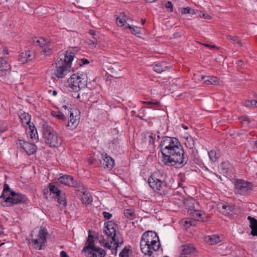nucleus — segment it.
<instances>
[{"label": "nucleus", "mask_w": 257, "mask_h": 257, "mask_svg": "<svg viewBox=\"0 0 257 257\" xmlns=\"http://www.w3.org/2000/svg\"><path fill=\"white\" fill-rule=\"evenodd\" d=\"M159 147L162 155L161 161L163 165L180 168L187 164L188 157L178 139L164 137L161 140Z\"/></svg>", "instance_id": "f257e3e1"}, {"label": "nucleus", "mask_w": 257, "mask_h": 257, "mask_svg": "<svg viewBox=\"0 0 257 257\" xmlns=\"http://www.w3.org/2000/svg\"><path fill=\"white\" fill-rule=\"evenodd\" d=\"M126 16L123 13H120L119 15L116 18V23L118 26L122 27L126 23Z\"/></svg>", "instance_id": "c85d7f7f"}, {"label": "nucleus", "mask_w": 257, "mask_h": 257, "mask_svg": "<svg viewBox=\"0 0 257 257\" xmlns=\"http://www.w3.org/2000/svg\"><path fill=\"white\" fill-rule=\"evenodd\" d=\"M34 58V54L30 51H27L21 54L20 57V61L24 63L28 61H30Z\"/></svg>", "instance_id": "412c9836"}, {"label": "nucleus", "mask_w": 257, "mask_h": 257, "mask_svg": "<svg viewBox=\"0 0 257 257\" xmlns=\"http://www.w3.org/2000/svg\"><path fill=\"white\" fill-rule=\"evenodd\" d=\"M208 156L210 160L212 162H215L219 157L218 154L216 153V152L214 151H210L208 152Z\"/></svg>", "instance_id": "e433bc0d"}, {"label": "nucleus", "mask_w": 257, "mask_h": 257, "mask_svg": "<svg viewBox=\"0 0 257 257\" xmlns=\"http://www.w3.org/2000/svg\"><path fill=\"white\" fill-rule=\"evenodd\" d=\"M190 215H191L195 220H202V215L203 213L201 212L200 210L196 211H190L189 212Z\"/></svg>", "instance_id": "f704fd0d"}, {"label": "nucleus", "mask_w": 257, "mask_h": 257, "mask_svg": "<svg viewBox=\"0 0 257 257\" xmlns=\"http://www.w3.org/2000/svg\"><path fill=\"white\" fill-rule=\"evenodd\" d=\"M10 65L8 61L4 59L3 58L0 57V71H5V75L9 78L10 72L9 70L10 69Z\"/></svg>", "instance_id": "aec40b11"}, {"label": "nucleus", "mask_w": 257, "mask_h": 257, "mask_svg": "<svg viewBox=\"0 0 257 257\" xmlns=\"http://www.w3.org/2000/svg\"><path fill=\"white\" fill-rule=\"evenodd\" d=\"M49 189H45L44 190V195L46 196V197L47 198L48 197L47 196V194L49 193Z\"/></svg>", "instance_id": "052dcab7"}, {"label": "nucleus", "mask_w": 257, "mask_h": 257, "mask_svg": "<svg viewBox=\"0 0 257 257\" xmlns=\"http://www.w3.org/2000/svg\"><path fill=\"white\" fill-rule=\"evenodd\" d=\"M171 67V65L166 62H162L157 63L153 67L154 70L158 73H161L169 69Z\"/></svg>", "instance_id": "6ab92c4d"}, {"label": "nucleus", "mask_w": 257, "mask_h": 257, "mask_svg": "<svg viewBox=\"0 0 257 257\" xmlns=\"http://www.w3.org/2000/svg\"><path fill=\"white\" fill-rule=\"evenodd\" d=\"M74 54L71 51L60 55L55 64L54 74L58 78H63L70 72L71 63L74 59Z\"/></svg>", "instance_id": "7ed1b4c3"}, {"label": "nucleus", "mask_w": 257, "mask_h": 257, "mask_svg": "<svg viewBox=\"0 0 257 257\" xmlns=\"http://www.w3.org/2000/svg\"><path fill=\"white\" fill-rule=\"evenodd\" d=\"M146 244L152 245L153 249L160 248L161 243L159 237L155 232L149 231L143 234L140 241V246H143L145 251L148 249L147 247H148L146 246Z\"/></svg>", "instance_id": "423d86ee"}, {"label": "nucleus", "mask_w": 257, "mask_h": 257, "mask_svg": "<svg viewBox=\"0 0 257 257\" xmlns=\"http://www.w3.org/2000/svg\"><path fill=\"white\" fill-rule=\"evenodd\" d=\"M243 61H242V60H239V61H237L236 62V64L237 66H242V65L243 64Z\"/></svg>", "instance_id": "13d9d810"}, {"label": "nucleus", "mask_w": 257, "mask_h": 257, "mask_svg": "<svg viewBox=\"0 0 257 257\" xmlns=\"http://www.w3.org/2000/svg\"><path fill=\"white\" fill-rule=\"evenodd\" d=\"M132 27H133V26H132L130 25L129 24L127 25V26H126V28L129 29H130L131 30H132Z\"/></svg>", "instance_id": "69168bd1"}, {"label": "nucleus", "mask_w": 257, "mask_h": 257, "mask_svg": "<svg viewBox=\"0 0 257 257\" xmlns=\"http://www.w3.org/2000/svg\"><path fill=\"white\" fill-rule=\"evenodd\" d=\"M131 33L138 37H140L139 35L141 34V28L133 26Z\"/></svg>", "instance_id": "ea45409f"}, {"label": "nucleus", "mask_w": 257, "mask_h": 257, "mask_svg": "<svg viewBox=\"0 0 257 257\" xmlns=\"http://www.w3.org/2000/svg\"><path fill=\"white\" fill-rule=\"evenodd\" d=\"M79 188L78 190L79 195H82L80 198L82 200V202L86 204H89L92 202V198L90 193L85 190V188L83 186L80 185L78 186Z\"/></svg>", "instance_id": "2eb2a0df"}, {"label": "nucleus", "mask_w": 257, "mask_h": 257, "mask_svg": "<svg viewBox=\"0 0 257 257\" xmlns=\"http://www.w3.org/2000/svg\"><path fill=\"white\" fill-rule=\"evenodd\" d=\"M254 146L257 148V140L255 142Z\"/></svg>", "instance_id": "774afa93"}, {"label": "nucleus", "mask_w": 257, "mask_h": 257, "mask_svg": "<svg viewBox=\"0 0 257 257\" xmlns=\"http://www.w3.org/2000/svg\"><path fill=\"white\" fill-rule=\"evenodd\" d=\"M144 103L147 104H154L155 105H157L159 104V102L157 101H145Z\"/></svg>", "instance_id": "603ef678"}, {"label": "nucleus", "mask_w": 257, "mask_h": 257, "mask_svg": "<svg viewBox=\"0 0 257 257\" xmlns=\"http://www.w3.org/2000/svg\"><path fill=\"white\" fill-rule=\"evenodd\" d=\"M102 214H103L104 218H105L106 219H109L112 216V214H111L109 212H106V211H103L102 212Z\"/></svg>", "instance_id": "8fccbe9b"}, {"label": "nucleus", "mask_w": 257, "mask_h": 257, "mask_svg": "<svg viewBox=\"0 0 257 257\" xmlns=\"http://www.w3.org/2000/svg\"><path fill=\"white\" fill-rule=\"evenodd\" d=\"M3 233H4V232H3V227L2 225L1 224V223H0V235L3 234Z\"/></svg>", "instance_id": "680f3d73"}, {"label": "nucleus", "mask_w": 257, "mask_h": 257, "mask_svg": "<svg viewBox=\"0 0 257 257\" xmlns=\"http://www.w3.org/2000/svg\"><path fill=\"white\" fill-rule=\"evenodd\" d=\"M181 13L183 14H193L194 13V10L191 9L189 7L182 8L181 10Z\"/></svg>", "instance_id": "c03bdc74"}, {"label": "nucleus", "mask_w": 257, "mask_h": 257, "mask_svg": "<svg viewBox=\"0 0 257 257\" xmlns=\"http://www.w3.org/2000/svg\"><path fill=\"white\" fill-rule=\"evenodd\" d=\"M145 22H146V20H145V19H142L141 20V23H142V25H144V24H145Z\"/></svg>", "instance_id": "338daca9"}, {"label": "nucleus", "mask_w": 257, "mask_h": 257, "mask_svg": "<svg viewBox=\"0 0 257 257\" xmlns=\"http://www.w3.org/2000/svg\"><path fill=\"white\" fill-rule=\"evenodd\" d=\"M103 232L106 236V241H100V244L110 249L112 253H116L117 248L123 243V238L121 233L118 230L117 225L112 221L105 223Z\"/></svg>", "instance_id": "f03ea898"}, {"label": "nucleus", "mask_w": 257, "mask_h": 257, "mask_svg": "<svg viewBox=\"0 0 257 257\" xmlns=\"http://www.w3.org/2000/svg\"><path fill=\"white\" fill-rule=\"evenodd\" d=\"M166 175L161 171L154 172L148 179L150 186L161 195L166 194L170 188L165 182Z\"/></svg>", "instance_id": "20e7f679"}, {"label": "nucleus", "mask_w": 257, "mask_h": 257, "mask_svg": "<svg viewBox=\"0 0 257 257\" xmlns=\"http://www.w3.org/2000/svg\"><path fill=\"white\" fill-rule=\"evenodd\" d=\"M165 7L166 9H168V11L169 12H173V6L172 3L170 1L167 2V3L165 4Z\"/></svg>", "instance_id": "49530a36"}, {"label": "nucleus", "mask_w": 257, "mask_h": 257, "mask_svg": "<svg viewBox=\"0 0 257 257\" xmlns=\"http://www.w3.org/2000/svg\"><path fill=\"white\" fill-rule=\"evenodd\" d=\"M244 105L246 107H257V101L255 100H247L244 102Z\"/></svg>", "instance_id": "58836bf2"}, {"label": "nucleus", "mask_w": 257, "mask_h": 257, "mask_svg": "<svg viewBox=\"0 0 257 257\" xmlns=\"http://www.w3.org/2000/svg\"><path fill=\"white\" fill-rule=\"evenodd\" d=\"M52 114L53 116H54V117H55L56 118H58L60 119L63 120H65V118H66L65 116L64 115V114H63L62 113H61L60 112L53 111L52 112Z\"/></svg>", "instance_id": "a19ab883"}, {"label": "nucleus", "mask_w": 257, "mask_h": 257, "mask_svg": "<svg viewBox=\"0 0 257 257\" xmlns=\"http://www.w3.org/2000/svg\"><path fill=\"white\" fill-rule=\"evenodd\" d=\"M87 44L90 47H95L97 44V41L95 38H93V40H88Z\"/></svg>", "instance_id": "a18cd8bd"}, {"label": "nucleus", "mask_w": 257, "mask_h": 257, "mask_svg": "<svg viewBox=\"0 0 257 257\" xmlns=\"http://www.w3.org/2000/svg\"><path fill=\"white\" fill-rule=\"evenodd\" d=\"M87 76L84 73L73 74L67 80V87L70 91L78 92L87 83Z\"/></svg>", "instance_id": "39448f33"}, {"label": "nucleus", "mask_w": 257, "mask_h": 257, "mask_svg": "<svg viewBox=\"0 0 257 257\" xmlns=\"http://www.w3.org/2000/svg\"><path fill=\"white\" fill-rule=\"evenodd\" d=\"M185 145L189 149H193L195 147V141L191 137H188L185 140Z\"/></svg>", "instance_id": "c756f323"}, {"label": "nucleus", "mask_w": 257, "mask_h": 257, "mask_svg": "<svg viewBox=\"0 0 257 257\" xmlns=\"http://www.w3.org/2000/svg\"><path fill=\"white\" fill-rule=\"evenodd\" d=\"M89 34L91 36H94L96 35V32L93 30H90L89 31Z\"/></svg>", "instance_id": "4d7b16f0"}, {"label": "nucleus", "mask_w": 257, "mask_h": 257, "mask_svg": "<svg viewBox=\"0 0 257 257\" xmlns=\"http://www.w3.org/2000/svg\"><path fill=\"white\" fill-rule=\"evenodd\" d=\"M199 17L200 18H203L204 19H210L211 17L208 15L207 14H203L202 12H200Z\"/></svg>", "instance_id": "3c124183"}, {"label": "nucleus", "mask_w": 257, "mask_h": 257, "mask_svg": "<svg viewBox=\"0 0 257 257\" xmlns=\"http://www.w3.org/2000/svg\"><path fill=\"white\" fill-rule=\"evenodd\" d=\"M27 201V198L26 196L11 191L8 197H6L1 204L3 206H9L13 204L24 203Z\"/></svg>", "instance_id": "1a4fd4ad"}, {"label": "nucleus", "mask_w": 257, "mask_h": 257, "mask_svg": "<svg viewBox=\"0 0 257 257\" xmlns=\"http://www.w3.org/2000/svg\"><path fill=\"white\" fill-rule=\"evenodd\" d=\"M124 215L127 218L133 220L135 217V212L134 210L131 209H127L124 210Z\"/></svg>", "instance_id": "473e14b6"}, {"label": "nucleus", "mask_w": 257, "mask_h": 257, "mask_svg": "<svg viewBox=\"0 0 257 257\" xmlns=\"http://www.w3.org/2000/svg\"><path fill=\"white\" fill-rule=\"evenodd\" d=\"M251 183L243 180H238L235 184V191L241 195H246L252 190Z\"/></svg>", "instance_id": "9d476101"}, {"label": "nucleus", "mask_w": 257, "mask_h": 257, "mask_svg": "<svg viewBox=\"0 0 257 257\" xmlns=\"http://www.w3.org/2000/svg\"><path fill=\"white\" fill-rule=\"evenodd\" d=\"M143 137L145 142H149L150 145H152L153 147L155 146V135H153V133L150 132L145 133L143 134Z\"/></svg>", "instance_id": "b1692460"}, {"label": "nucleus", "mask_w": 257, "mask_h": 257, "mask_svg": "<svg viewBox=\"0 0 257 257\" xmlns=\"http://www.w3.org/2000/svg\"><path fill=\"white\" fill-rule=\"evenodd\" d=\"M221 241L220 236L218 235L214 234L209 235L205 237V241L210 244H214L219 242Z\"/></svg>", "instance_id": "bb28decb"}, {"label": "nucleus", "mask_w": 257, "mask_h": 257, "mask_svg": "<svg viewBox=\"0 0 257 257\" xmlns=\"http://www.w3.org/2000/svg\"><path fill=\"white\" fill-rule=\"evenodd\" d=\"M51 92H52V95L54 96H56L57 94V91L56 90H54L53 91L51 90H48L49 93H50Z\"/></svg>", "instance_id": "6e6d98bb"}, {"label": "nucleus", "mask_w": 257, "mask_h": 257, "mask_svg": "<svg viewBox=\"0 0 257 257\" xmlns=\"http://www.w3.org/2000/svg\"><path fill=\"white\" fill-rule=\"evenodd\" d=\"M33 44L36 46H39L41 49V53L44 55H49L52 53V46L51 43L46 41L42 38H35L33 40Z\"/></svg>", "instance_id": "9b49d317"}, {"label": "nucleus", "mask_w": 257, "mask_h": 257, "mask_svg": "<svg viewBox=\"0 0 257 257\" xmlns=\"http://www.w3.org/2000/svg\"><path fill=\"white\" fill-rule=\"evenodd\" d=\"M55 197H56L58 202L60 204H61L64 206L66 205V199L65 197L62 195L61 192L58 196H56Z\"/></svg>", "instance_id": "4c0bfd02"}, {"label": "nucleus", "mask_w": 257, "mask_h": 257, "mask_svg": "<svg viewBox=\"0 0 257 257\" xmlns=\"http://www.w3.org/2000/svg\"><path fill=\"white\" fill-rule=\"evenodd\" d=\"M204 45L207 47H209V48H214L215 47V46L214 45H210L209 44H204Z\"/></svg>", "instance_id": "0e129e2a"}, {"label": "nucleus", "mask_w": 257, "mask_h": 257, "mask_svg": "<svg viewBox=\"0 0 257 257\" xmlns=\"http://www.w3.org/2000/svg\"><path fill=\"white\" fill-rule=\"evenodd\" d=\"M48 232L45 228H41L38 232L33 230L31 233L32 245L36 249H42L46 243V235Z\"/></svg>", "instance_id": "6e6552de"}, {"label": "nucleus", "mask_w": 257, "mask_h": 257, "mask_svg": "<svg viewBox=\"0 0 257 257\" xmlns=\"http://www.w3.org/2000/svg\"><path fill=\"white\" fill-rule=\"evenodd\" d=\"M222 209L223 210H226V213H229L230 211H232L233 209V207L228 205H222Z\"/></svg>", "instance_id": "de8ad7c7"}, {"label": "nucleus", "mask_w": 257, "mask_h": 257, "mask_svg": "<svg viewBox=\"0 0 257 257\" xmlns=\"http://www.w3.org/2000/svg\"><path fill=\"white\" fill-rule=\"evenodd\" d=\"M105 251L99 247L90 249L87 254V257H104Z\"/></svg>", "instance_id": "a211bd4d"}, {"label": "nucleus", "mask_w": 257, "mask_h": 257, "mask_svg": "<svg viewBox=\"0 0 257 257\" xmlns=\"http://www.w3.org/2000/svg\"><path fill=\"white\" fill-rule=\"evenodd\" d=\"M11 191L9 185L7 184H5L2 194L0 196V203L6 199V197H8Z\"/></svg>", "instance_id": "cd10ccee"}, {"label": "nucleus", "mask_w": 257, "mask_h": 257, "mask_svg": "<svg viewBox=\"0 0 257 257\" xmlns=\"http://www.w3.org/2000/svg\"><path fill=\"white\" fill-rule=\"evenodd\" d=\"M205 76L202 75L199 73L195 74L194 75L193 79L196 82H200L204 81Z\"/></svg>", "instance_id": "79ce46f5"}, {"label": "nucleus", "mask_w": 257, "mask_h": 257, "mask_svg": "<svg viewBox=\"0 0 257 257\" xmlns=\"http://www.w3.org/2000/svg\"><path fill=\"white\" fill-rule=\"evenodd\" d=\"M130 249L126 247H125L119 253L120 257H129L128 252Z\"/></svg>", "instance_id": "37998d69"}, {"label": "nucleus", "mask_w": 257, "mask_h": 257, "mask_svg": "<svg viewBox=\"0 0 257 257\" xmlns=\"http://www.w3.org/2000/svg\"><path fill=\"white\" fill-rule=\"evenodd\" d=\"M20 118L21 119L22 122L24 124H27L29 126V130L31 134L30 135L31 138H36V133L37 131L35 128V126L31 125V115L26 112H22L20 114Z\"/></svg>", "instance_id": "ddd939ff"}, {"label": "nucleus", "mask_w": 257, "mask_h": 257, "mask_svg": "<svg viewBox=\"0 0 257 257\" xmlns=\"http://www.w3.org/2000/svg\"><path fill=\"white\" fill-rule=\"evenodd\" d=\"M101 158L102 161H100V163L104 168L109 170H111L114 165V160L106 154H101Z\"/></svg>", "instance_id": "f3484780"}, {"label": "nucleus", "mask_w": 257, "mask_h": 257, "mask_svg": "<svg viewBox=\"0 0 257 257\" xmlns=\"http://www.w3.org/2000/svg\"><path fill=\"white\" fill-rule=\"evenodd\" d=\"M6 123L3 121H0V132H4L7 130Z\"/></svg>", "instance_id": "09e8293b"}, {"label": "nucleus", "mask_w": 257, "mask_h": 257, "mask_svg": "<svg viewBox=\"0 0 257 257\" xmlns=\"http://www.w3.org/2000/svg\"><path fill=\"white\" fill-rule=\"evenodd\" d=\"M181 253L188 255L193 253L195 251V247L193 244H186L181 246Z\"/></svg>", "instance_id": "5701e85b"}, {"label": "nucleus", "mask_w": 257, "mask_h": 257, "mask_svg": "<svg viewBox=\"0 0 257 257\" xmlns=\"http://www.w3.org/2000/svg\"><path fill=\"white\" fill-rule=\"evenodd\" d=\"M81 61L83 62V63H82L83 65L87 64L89 63V61L87 59H82Z\"/></svg>", "instance_id": "bf43d9fd"}, {"label": "nucleus", "mask_w": 257, "mask_h": 257, "mask_svg": "<svg viewBox=\"0 0 257 257\" xmlns=\"http://www.w3.org/2000/svg\"><path fill=\"white\" fill-rule=\"evenodd\" d=\"M60 256L61 257H69V256L67 254L66 252L65 251H61L60 252Z\"/></svg>", "instance_id": "5fc2aeb1"}, {"label": "nucleus", "mask_w": 257, "mask_h": 257, "mask_svg": "<svg viewBox=\"0 0 257 257\" xmlns=\"http://www.w3.org/2000/svg\"><path fill=\"white\" fill-rule=\"evenodd\" d=\"M248 220L249 221V226L251 228V234L253 236L257 235V220L251 216H248Z\"/></svg>", "instance_id": "393cba45"}, {"label": "nucleus", "mask_w": 257, "mask_h": 257, "mask_svg": "<svg viewBox=\"0 0 257 257\" xmlns=\"http://www.w3.org/2000/svg\"><path fill=\"white\" fill-rule=\"evenodd\" d=\"M49 190L50 195L53 194L55 197L58 196L61 193V191L57 187L51 184H49Z\"/></svg>", "instance_id": "2f4dec72"}, {"label": "nucleus", "mask_w": 257, "mask_h": 257, "mask_svg": "<svg viewBox=\"0 0 257 257\" xmlns=\"http://www.w3.org/2000/svg\"><path fill=\"white\" fill-rule=\"evenodd\" d=\"M200 210V206L199 203L196 201H193L190 203L188 212L196 211H198Z\"/></svg>", "instance_id": "72a5a7b5"}, {"label": "nucleus", "mask_w": 257, "mask_h": 257, "mask_svg": "<svg viewBox=\"0 0 257 257\" xmlns=\"http://www.w3.org/2000/svg\"><path fill=\"white\" fill-rule=\"evenodd\" d=\"M227 38L228 40L232 41L233 43L234 44H237L239 46H242V43L241 41L239 40V38L236 36H232L231 35H228L227 36Z\"/></svg>", "instance_id": "c9c22d12"}, {"label": "nucleus", "mask_w": 257, "mask_h": 257, "mask_svg": "<svg viewBox=\"0 0 257 257\" xmlns=\"http://www.w3.org/2000/svg\"><path fill=\"white\" fill-rule=\"evenodd\" d=\"M219 79L215 76H205L204 83L206 85H219Z\"/></svg>", "instance_id": "a878e982"}, {"label": "nucleus", "mask_w": 257, "mask_h": 257, "mask_svg": "<svg viewBox=\"0 0 257 257\" xmlns=\"http://www.w3.org/2000/svg\"><path fill=\"white\" fill-rule=\"evenodd\" d=\"M59 181L66 186L73 187L77 188L79 185V184L74 181V178L70 175H64L60 177L59 178Z\"/></svg>", "instance_id": "dca6fc26"}, {"label": "nucleus", "mask_w": 257, "mask_h": 257, "mask_svg": "<svg viewBox=\"0 0 257 257\" xmlns=\"http://www.w3.org/2000/svg\"><path fill=\"white\" fill-rule=\"evenodd\" d=\"M18 144L28 155H32L36 152L37 147L34 144L30 143L22 140H19Z\"/></svg>", "instance_id": "4468645a"}, {"label": "nucleus", "mask_w": 257, "mask_h": 257, "mask_svg": "<svg viewBox=\"0 0 257 257\" xmlns=\"http://www.w3.org/2000/svg\"><path fill=\"white\" fill-rule=\"evenodd\" d=\"M96 247H95L94 244V236L93 235L89 233L85 245L83 247L82 251L86 252L87 250H89L90 249Z\"/></svg>", "instance_id": "4be33fe9"}, {"label": "nucleus", "mask_w": 257, "mask_h": 257, "mask_svg": "<svg viewBox=\"0 0 257 257\" xmlns=\"http://www.w3.org/2000/svg\"><path fill=\"white\" fill-rule=\"evenodd\" d=\"M43 137L45 143L52 147H58L61 144V139L58 137L53 128L50 126H46L43 127Z\"/></svg>", "instance_id": "0eeeda50"}, {"label": "nucleus", "mask_w": 257, "mask_h": 257, "mask_svg": "<svg viewBox=\"0 0 257 257\" xmlns=\"http://www.w3.org/2000/svg\"><path fill=\"white\" fill-rule=\"evenodd\" d=\"M70 112V119L68 121L66 126L70 129L73 130L76 127L80 118V111L78 109H71Z\"/></svg>", "instance_id": "f8f14e48"}, {"label": "nucleus", "mask_w": 257, "mask_h": 257, "mask_svg": "<svg viewBox=\"0 0 257 257\" xmlns=\"http://www.w3.org/2000/svg\"><path fill=\"white\" fill-rule=\"evenodd\" d=\"M230 166V164L229 162H223L220 164L219 168L221 173L227 174Z\"/></svg>", "instance_id": "7c9ffc66"}, {"label": "nucleus", "mask_w": 257, "mask_h": 257, "mask_svg": "<svg viewBox=\"0 0 257 257\" xmlns=\"http://www.w3.org/2000/svg\"><path fill=\"white\" fill-rule=\"evenodd\" d=\"M239 119L241 120V121H246L248 122H249L250 121L249 120L248 118L246 116H242Z\"/></svg>", "instance_id": "864d4df0"}, {"label": "nucleus", "mask_w": 257, "mask_h": 257, "mask_svg": "<svg viewBox=\"0 0 257 257\" xmlns=\"http://www.w3.org/2000/svg\"><path fill=\"white\" fill-rule=\"evenodd\" d=\"M4 54H8V49L7 48L4 49Z\"/></svg>", "instance_id": "e2e57ef3"}]
</instances>
